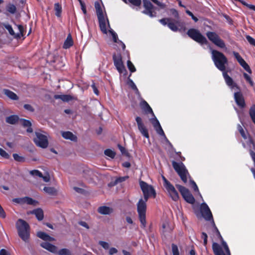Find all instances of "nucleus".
I'll return each mask as SVG.
<instances>
[{"mask_svg": "<svg viewBox=\"0 0 255 255\" xmlns=\"http://www.w3.org/2000/svg\"><path fill=\"white\" fill-rule=\"evenodd\" d=\"M211 53L212 60L216 68L223 72V76L226 84L231 88L236 87L240 89L239 87L226 70V66L228 65V60L226 56L222 52L217 50H212Z\"/></svg>", "mask_w": 255, "mask_h": 255, "instance_id": "1", "label": "nucleus"}, {"mask_svg": "<svg viewBox=\"0 0 255 255\" xmlns=\"http://www.w3.org/2000/svg\"><path fill=\"white\" fill-rule=\"evenodd\" d=\"M170 12L171 15L176 19L171 18H163L159 19V21L163 25L165 26L167 25L168 28L174 32L181 31L182 30H185V28L184 23L179 20V15L178 11L174 8H171L170 9Z\"/></svg>", "mask_w": 255, "mask_h": 255, "instance_id": "2", "label": "nucleus"}, {"mask_svg": "<svg viewBox=\"0 0 255 255\" xmlns=\"http://www.w3.org/2000/svg\"><path fill=\"white\" fill-rule=\"evenodd\" d=\"M15 227L19 237L25 242H28L30 238V228L29 224L24 220L19 219L16 221Z\"/></svg>", "mask_w": 255, "mask_h": 255, "instance_id": "3", "label": "nucleus"}, {"mask_svg": "<svg viewBox=\"0 0 255 255\" xmlns=\"http://www.w3.org/2000/svg\"><path fill=\"white\" fill-rule=\"evenodd\" d=\"M95 7L96 10L100 30L103 33L107 34V29L106 27V21H107L108 27H110L109 19L108 17L105 19L103 10L99 2L96 1L95 2Z\"/></svg>", "mask_w": 255, "mask_h": 255, "instance_id": "4", "label": "nucleus"}, {"mask_svg": "<svg viewBox=\"0 0 255 255\" xmlns=\"http://www.w3.org/2000/svg\"><path fill=\"white\" fill-rule=\"evenodd\" d=\"M200 212L202 217L205 220L208 221H212V224L215 228L217 236L220 239L221 241L223 240V238H222L219 230L216 226L214 221L212 212L206 203H203L201 204L200 206Z\"/></svg>", "mask_w": 255, "mask_h": 255, "instance_id": "5", "label": "nucleus"}, {"mask_svg": "<svg viewBox=\"0 0 255 255\" xmlns=\"http://www.w3.org/2000/svg\"><path fill=\"white\" fill-rule=\"evenodd\" d=\"M139 183L145 201H147L149 197H152L153 198L156 197V193L152 185L142 180H140Z\"/></svg>", "mask_w": 255, "mask_h": 255, "instance_id": "6", "label": "nucleus"}, {"mask_svg": "<svg viewBox=\"0 0 255 255\" xmlns=\"http://www.w3.org/2000/svg\"><path fill=\"white\" fill-rule=\"evenodd\" d=\"M187 34L190 38L201 45L208 43L206 38L197 29L190 28L187 31Z\"/></svg>", "mask_w": 255, "mask_h": 255, "instance_id": "7", "label": "nucleus"}, {"mask_svg": "<svg viewBox=\"0 0 255 255\" xmlns=\"http://www.w3.org/2000/svg\"><path fill=\"white\" fill-rule=\"evenodd\" d=\"M146 202L145 200H143L142 198H141L137 204V211L138 214V218L143 227H145L146 225Z\"/></svg>", "mask_w": 255, "mask_h": 255, "instance_id": "8", "label": "nucleus"}, {"mask_svg": "<svg viewBox=\"0 0 255 255\" xmlns=\"http://www.w3.org/2000/svg\"><path fill=\"white\" fill-rule=\"evenodd\" d=\"M172 165L174 170L180 176L182 181L186 183L187 182V174H188V172L184 164L181 162L178 163L173 161L172 162Z\"/></svg>", "mask_w": 255, "mask_h": 255, "instance_id": "9", "label": "nucleus"}, {"mask_svg": "<svg viewBox=\"0 0 255 255\" xmlns=\"http://www.w3.org/2000/svg\"><path fill=\"white\" fill-rule=\"evenodd\" d=\"M206 34L209 40L217 47L222 49L226 48L224 41L215 32L208 31Z\"/></svg>", "mask_w": 255, "mask_h": 255, "instance_id": "10", "label": "nucleus"}, {"mask_svg": "<svg viewBox=\"0 0 255 255\" xmlns=\"http://www.w3.org/2000/svg\"><path fill=\"white\" fill-rule=\"evenodd\" d=\"M163 185L167 190L169 196L173 201H177L179 198V196L175 187L164 176H163Z\"/></svg>", "mask_w": 255, "mask_h": 255, "instance_id": "11", "label": "nucleus"}, {"mask_svg": "<svg viewBox=\"0 0 255 255\" xmlns=\"http://www.w3.org/2000/svg\"><path fill=\"white\" fill-rule=\"evenodd\" d=\"M176 187L181 193L183 199L187 203L192 204L195 203V200L194 197L187 188L179 184H176Z\"/></svg>", "mask_w": 255, "mask_h": 255, "instance_id": "12", "label": "nucleus"}, {"mask_svg": "<svg viewBox=\"0 0 255 255\" xmlns=\"http://www.w3.org/2000/svg\"><path fill=\"white\" fill-rule=\"evenodd\" d=\"M35 137L33 139L35 144L42 148H46L48 145V140L46 135L41 132L36 131L35 132Z\"/></svg>", "mask_w": 255, "mask_h": 255, "instance_id": "13", "label": "nucleus"}, {"mask_svg": "<svg viewBox=\"0 0 255 255\" xmlns=\"http://www.w3.org/2000/svg\"><path fill=\"white\" fill-rule=\"evenodd\" d=\"M113 60L114 65L120 74L124 72L127 73V70L122 60V55L120 53H114L113 55Z\"/></svg>", "mask_w": 255, "mask_h": 255, "instance_id": "14", "label": "nucleus"}, {"mask_svg": "<svg viewBox=\"0 0 255 255\" xmlns=\"http://www.w3.org/2000/svg\"><path fill=\"white\" fill-rule=\"evenodd\" d=\"M143 6L145 10L143 12L149 16L152 17L155 16L156 12L154 10V6L148 0H143Z\"/></svg>", "mask_w": 255, "mask_h": 255, "instance_id": "15", "label": "nucleus"}, {"mask_svg": "<svg viewBox=\"0 0 255 255\" xmlns=\"http://www.w3.org/2000/svg\"><path fill=\"white\" fill-rule=\"evenodd\" d=\"M135 121L137 123L138 129L140 132L141 134L146 138H149L148 129L145 127V125L142 122V120L140 117H136Z\"/></svg>", "mask_w": 255, "mask_h": 255, "instance_id": "16", "label": "nucleus"}, {"mask_svg": "<svg viewBox=\"0 0 255 255\" xmlns=\"http://www.w3.org/2000/svg\"><path fill=\"white\" fill-rule=\"evenodd\" d=\"M233 55L235 58L237 59L240 65L248 73L251 74L252 70L250 68L248 64L245 61V60L242 57L240 54L237 52L234 51Z\"/></svg>", "mask_w": 255, "mask_h": 255, "instance_id": "17", "label": "nucleus"}, {"mask_svg": "<svg viewBox=\"0 0 255 255\" xmlns=\"http://www.w3.org/2000/svg\"><path fill=\"white\" fill-rule=\"evenodd\" d=\"M234 100L236 103L241 109L246 107V104L243 94L241 92H237L234 95Z\"/></svg>", "mask_w": 255, "mask_h": 255, "instance_id": "18", "label": "nucleus"}, {"mask_svg": "<svg viewBox=\"0 0 255 255\" xmlns=\"http://www.w3.org/2000/svg\"><path fill=\"white\" fill-rule=\"evenodd\" d=\"M40 246L43 248L52 253H56L57 252V248L55 246L50 243L47 242H43L40 244Z\"/></svg>", "mask_w": 255, "mask_h": 255, "instance_id": "19", "label": "nucleus"}, {"mask_svg": "<svg viewBox=\"0 0 255 255\" xmlns=\"http://www.w3.org/2000/svg\"><path fill=\"white\" fill-rule=\"evenodd\" d=\"M212 249L215 255H225L221 247L217 243H213Z\"/></svg>", "mask_w": 255, "mask_h": 255, "instance_id": "20", "label": "nucleus"}, {"mask_svg": "<svg viewBox=\"0 0 255 255\" xmlns=\"http://www.w3.org/2000/svg\"><path fill=\"white\" fill-rule=\"evenodd\" d=\"M37 236L45 241H53L54 238L50 236L45 232L39 231L37 233Z\"/></svg>", "mask_w": 255, "mask_h": 255, "instance_id": "21", "label": "nucleus"}, {"mask_svg": "<svg viewBox=\"0 0 255 255\" xmlns=\"http://www.w3.org/2000/svg\"><path fill=\"white\" fill-rule=\"evenodd\" d=\"M98 211L102 215H109L113 212V209L109 207L103 206L99 207Z\"/></svg>", "mask_w": 255, "mask_h": 255, "instance_id": "22", "label": "nucleus"}, {"mask_svg": "<svg viewBox=\"0 0 255 255\" xmlns=\"http://www.w3.org/2000/svg\"><path fill=\"white\" fill-rule=\"evenodd\" d=\"M19 120L20 121L21 124L24 127H27L26 129V131L27 132L31 133L33 132V129L31 128V123L30 121L24 119H21Z\"/></svg>", "mask_w": 255, "mask_h": 255, "instance_id": "23", "label": "nucleus"}, {"mask_svg": "<svg viewBox=\"0 0 255 255\" xmlns=\"http://www.w3.org/2000/svg\"><path fill=\"white\" fill-rule=\"evenodd\" d=\"M55 99H60L63 102H69L73 99V97L70 95H55L54 96Z\"/></svg>", "mask_w": 255, "mask_h": 255, "instance_id": "24", "label": "nucleus"}, {"mask_svg": "<svg viewBox=\"0 0 255 255\" xmlns=\"http://www.w3.org/2000/svg\"><path fill=\"white\" fill-rule=\"evenodd\" d=\"M3 93L9 99L12 100H17L18 99V97L17 96V95L15 93L8 89H3Z\"/></svg>", "mask_w": 255, "mask_h": 255, "instance_id": "25", "label": "nucleus"}, {"mask_svg": "<svg viewBox=\"0 0 255 255\" xmlns=\"http://www.w3.org/2000/svg\"><path fill=\"white\" fill-rule=\"evenodd\" d=\"M19 117L17 115H11L7 117L5 119L6 123L11 124L14 125L16 124L19 120Z\"/></svg>", "mask_w": 255, "mask_h": 255, "instance_id": "26", "label": "nucleus"}, {"mask_svg": "<svg viewBox=\"0 0 255 255\" xmlns=\"http://www.w3.org/2000/svg\"><path fill=\"white\" fill-rule=\"evenodd\" d=\"M31 214H34L39 221H41L43 219L44 214L43 211L41 208H37L31 211Z\"/></svg>", "mask_w": 255, "mask_h": 255, "instance_id": "27", "label": "nucleus"}, {"mask_svg": "<svg viewBox=\"0 0 255 255\" xmlns=\"http://www.w3.org/2000/svg\"><path fill=\"white\" fill-rule=\"evenodd\" d=\"M62 135L65 139H70L72 141H75L77 139V136L74 135L71 131H63L62 133Z\"/></svg>", "mask_w": 255, "mask_h": 255, "instance_id": "28", "label": "nucleus"}, {"mask_svg": "<svg viewBox=\"0 0 255 255\" xmlns=\"http://www.w3.org/2000/svg\"><path fill=\"white\" fill-rule=\"evenodd\" d=\"M4 28L8 30L10 35L13 36L16 39L20 38V34L18 33L15 34L12 26L9 24H4Z\"/></svg>", "mask_w": 255, "mask_h": 255, "instance_id": "29", "label": "nucleus"}, {"mask_svg": "<svg viewBox=\"0 0 255 255\" xmlns=\"http://www.w3.org/2000/svg\"><path fill=\"white\" fill-rule=\"evenodd\" d=\"M73 45V41L70 34L67 36L63 44V48L65 49L69 48Z\"/></svg>", "mask_w": 255, "mask_h": 255, "instance_id": "30", "label": "nucleus"}, {"mask_svg": "<svg viewBox=\"0 0 255 255\" xmlns=\"http://www.w3.org/2000/svg\"><path fill=\"white\" fill-rule=\"evenodd\" d=\"M54 10L55 11V15L57 17H60L61 16V13L62 11V6L58 2L54 4Z\"/></svg>", "mask_w": 255, "mask_h": 255, "instance_id": "31", "label": "nucleus"}, {"mask_svg": "<svg viewBox=\"0 0 255 255\" xmlns=\"http://www.w3.org/2000/svg\"><path fill=\"white\" fill-rule=\"evenodd\" d=\"M43 190L50 195H56L57 190L56 189L52 187H44Z\"/></svg>", "mask_w": 255, "mask_h": 255, "instance_id": "32", "label": "nucleus"}, {"mask_svg": "<svg viewBox=\"0 0 255 255\" xmlns=\"http://www.w3.org/2000/svg\"><path fill=\"white\" fill-rule=\"evenodd\" d=\"M249 114L252 122L255 125V105L251 107Z\"/></svg>", "mask_w": 255, "mask_h": 255, "instance_id": "33", "label": "nucleus"}, {"mask_svg": "<svg viewBox=\"0 0 255 255\" xmlns=\"http://www.w3.org/2000/svg\"><path fill=\"white\" fill-rule=\"evenodd\" d=\"M141 104L143 108L145 109L147 113L152 114V115H154V113L151 108L145 101L143 100Z\"/></svg>", "mask_w": 255, "mask_h": 255, "instance_id": "34", "label": "nucleus"}, {"mask_svg": "<svg viewBox=\"0 0 255 255\" xmlns=\"http://www.w3.org/2000/svg\"><path fill=\"white\" fill-rule=\"evenodd\" d=\"M125 3H131L135 6H139L141 4V0H122Z\"/></svg>", "mask_w": 255, "mask_h": 255, "instance_id": "35", "label": "nucleus"}, {"mask_svg": "<svg viewBox=\"0 0 255 255\" xmlns=\"http://www.w3.org/2000/svg\"><path fill=\"white\" fill-rule=\"evenodd\" d=\"M6 9L11 14H14L16 11V6L13 4L11 3H9L6 5Z\"/></svg>", "mask_w": 255, "mask_h": 255, "instance_id": "36", "label": "nucleus"}, {"mask_svg": "<svg viewBox=\"0 0 255 255\" xmlns=\"http://www.w3.org/2000/svg\"><path fill=\"white\" fill-rule=\"evenodd\" d=\"M236 1L241 2L243 5L248 7L249 9L255 11V5L251 4H249L243 0H236Z\"/></svg>", "mask_w": 255, "mask_h": 255, "instance_id": "37", "label": "nucleus"}, {"mask_svg": "<svg viewBox=\"0 0 255 255\" xmlns=\"http://www.w3.org/2000/svg\"><path fill=\"white\" fill-rule=\"evenodd\" d=\"M104 153L106 155L114 158L116 155V152L110 149H107L104 151Z\"/></svg>", "mask_w": 255, "mask_h": 255, "instance_id": "38", "label": "nucleus"}, {"mask_svg": "<svg viewBox=\"0 0 255 255\" xmlns=\"http://www.w3.org/2000/svg\"><path fill=\"white\" fill-rule=\"evenodd\" d=\"M127 66L131 73H133L135 72L136 69L133 64H132V63L130 60H128L127 61Z\"/></svg>", "mask_w": 255, "mask_h": 255, "instance_id": "39", "label": "nucleus"}, {"mask_svg": "<svg viewBox=\"0 0 255 255\" xmlns=\"http://www.w3.org/2000/svg\"><path fill=\"white\" fill-rule=\"evenodd\" d=\"M13 157L14 159L18 162H24L25 161V158L23 156H19L17 153H13Z\"/></svg>", "mask_w": 255, "mask_h": 255, "instance_id": "40", "label": "nucleus"}, {"mask_svg": "<svg viewBox=\"0 0 255 255\" xmlns=\"http://www.w3.org/2000/svg\"><path fill=\"white\" fill-rule=\"evenodd\" d=\"M238 129L239 131L240 132V134H241L242 136L245 139H247V137L245 133V132L244 131V129H243V127L240 125H238Z\"/></svg>", "mask_w": 255, "mask_h": 255, "instance_id": "41", "label": "nucleus"}, {"mask_svg": "<svg viewBox=\"0 0 255 255\" xmlns=\"http://www.w3.org/2000/svg\"><path fill=\"white\" fill-rule=\"evenodd\" d=\"M151 123L154 128H156V127H159L160 128H161L160 124L156 118L155 117L154 119L151 120Z\"/></svg>", "mask_w": 255, "mask_h": 255, "instance_id": "42", "label": "nucleus"}, {"mask_svg": "<svg viewBox=\"0 0 255 255\" xmlns=\"http://www.w3.org/2000/svg\"><path fill=\"white\" fill-rule=\"evenodd\" d=\"M12 202L20 204H23L25 203V197L23 198H16L12 199Z\"/></svg>", "mask_w": 255, "mask_h": 255, "instance_id": "43", "label": "nucleus"}, {"mask_svg": "<svg viewBox=\"0 0 255 255\" xmlns=\"http://www.w3.org/2000/svg\"><path fill=\"white\" fill-rule=\"evenodd\" d=\"M59 255H71L69 250L67 249H62L60 250L58 253Z\"/></svg>", "mask_w": 255, "mask_h": 255, "instance_id": "44", "label": "nucleus"}, {"mask_svg": "<svg viewBox=\"0 0 255 255\" xmlns=\"http://www.w3.org/2000/svg\"><path fill=\"white\" fill-rule=\"evenodd\" d=\"M36 201L32 198L28 197H25V203L28 205H34Z\"/></svg>", "mask_w": 255, "mask_h": 255, "instance_id": "45", "label": "nucleus"}, {"mask_svg": "<svg viewBox=\"0 0 255 255\" xmlns=\"http://www.w3.org/2000/svg\"><path fill=\"white\" fill-rule=\"evenodd\" d=\"M31 175L39 177H42V173L38 170H33L30 171Z\"/></svg>", "mask_w": 255, "mask_h": 255, "instance_id": "46", "label": "nucleus"}, {"mask_svg": "<svg viewBox=\"0 0 255 255\" xmlns=\"http://www.w3.org/2000/svg\"><path fill=\"white\" fill-rule=\"evenodd\" d=\"M243 75H244V77L245 78L246 80L248 82H249V83L251 85V86H253L254 85V82L252 80V79L250 77V76L249 75H248V74H247L246 73H244Z\"/></svg>", "mask_w": 255, "mask_h": 255, "instance_id": "47", "label": "nucleus"}, {"mask_svg": "<svg viewBox=\"0 0 255 255\" xmlns=\"http://www.w3.org/2000/svg\"><path fill=\"white\" fill-rule=\"evenodd\" d=\"M110 32L112 35L114 42L115 43H119V40L118 39V37L117 34L115 31H114L112 29L110 30Z\"/></svg>", "mask_w": 255, "mask_h": 255, "instance_id": "48", "label": "nucleus"}, {"mask_svg": "<svg viewBox=\"0 0 255 255\" xmlns=\"http://www.w3.org/2000/svg\"><path fill=\"white\" fill-rule=\"evenodd\" d=\"M172 251L173 255H180L177 246L174 244H172Z\"/></svg>", "mask_w": 255, "mask_h": 255, "instance_id": "49", "label": "nucleus"}, {"mask_svg": "<svg viewBox=\"0 0 255 255\" xmlns=\"http://www.w3.org/2000/svg\"><path fill=\"white\" fill-rule=\"evenodd\" d=\"M0 155L5 159L9 158V155L1 148H0Z\"/></svg>", "mask_w": 255, "mask_h": 255, "instance_id": "50", "label": "nucleus"}, {"mask_svg": "<svg viewBox=\"0 0 255 255\" xmlns=\"http://www.w3.org/2000/svg\"><path fill=\"white\" fill-rule=\"evenodd\" d=\"M128 178V176L120 177L119 178H117L115 181V184L123 182L126 181V180Z\"/></svg>", "mask_w": 255, "mask_h": 255, "instance_id": "51", "label": "nucleus"}, {"mask_svg": "<svg viewBox=\"0 0 255 255\" xmlns=\"http://www.w3.org/2000/svg\"><path fill=\"white\" fill-rule=\"evenodd\" d=\"M246 37L251 45L255 46V39L254 38L250 35H247Z\"/></svg>", "mask_w": 255, "mask_h": 255, "instance_id": "52", "label": "nucleus"}, {"mask_svg": "<svg viewBox=\"0 0 255 255\" xmlns=\"http://www.w3.org/2000/svg\"><path fill=\"white\" fill-rule=\"evenodd\" d=\"M185 12H186V13L188 15H189L190 16H191V17L192 19H193V20L195 22H197V21H198V18L197 17L195 16L194 15V14H193V13H192L191 11H190L189 10L187 9V10H186Z\"/></svg>", "mask_w": 255, "mask_h": 255, "instance_id": "53", "label": "nucleus"}, {"mask_svg": "<svg viewBox=\"0 0 255 255\" xmlns=\"http://www.w3.org/2000/svg\"><path fill=\"white\" fill-rule=\"evenodd\" d=\"M222 245L223 246L226 252L228 255H231L229 248L227 244V243L224 241V240H221Z\"/></svg>", "mask_w": 255, "mask_h": 255, "instance_id": "54", "label": "nucleus"}, {"mask_svg": "<svg viewBox=\"0 0 255 255\" xmlns=\"http://www.w3.org/2000/svg\"><path fill=\"white\" fill-rule=\"evenodd\" d=\"M23 107L29 112H33L34 111V109L29 104H24Z\"/></svg>", "mask_w": 255, "mask_h": 255, "instance_id": "55", "label": "nucleus"}, {"mask_svg": "<svg viewBox=\"0 0 255 255\" xmlns=\"http://www.w3.org/2000/svg\"><path fill=\"white\" fill-rule=\"evenodd\" d=\"M190 183L192 186V188L193 189L194 191L195 192H199V189L198 187L195 183V182L193 180H191Z\"/></svg>", "mask_w": 255, "mask_h": 255, "instance_id": "56", "label": "nucleus"}, {"mask_svg": "<svg viewBox=\"0 0 255 255\" xmlns=\"http://www.w3.org/2000/svg\"><path fill=\"white\" fill-rule=\"evenodd\" d=\"M100 245H101L104 249L107 250L109 248V245L108 243L104 241H100L99 242Z\"/></svg>", "mask_w": 255, "mask_h": 255, "instance_id": "57", "label": "nucleus"}, {"mask_svg": "<svg viewBox=\"0 0 255 255\" xmlns=\"http://www.w3.org/2000/svg\"><path fill=\"white\" fill-rule=\"evenodd\" d=\"M250 155L254 162V166H255V152L252 149L249 150Z\"/></svg>", "mask_w": 255, "mask_h": 255, "instance_id": "58", "label": "nucleus"}, {"mask_svg": "<svg viewBox=\"0 0 255 255\" xmlns=\"http://www.w3.org/2000/svg\"><path fill=\"white\" fill-rule=\"evenodd\" d=\"M91 87H92V89L93 90L94 93L96 95H99V90L97 89V87L96 86L95 83H94V82L93 83V84L91 85Z\"/></svg>", "mask_w": 255, "mask_h": 255, "instance_id": "59", "label": "nucleus"}, {"mask_svg": "<svg viewBox=\"0 0 255 255\" xmlns=\"http://www.w3.org/2000/svg\"><path fill=\"white\" fill-rule=\"evenodd\" d=\"M17 27H18V28L20 32V33H19V34H20V37L21 36H23L24 30V27L22 25H18Z\"/></svg>", "mask_w": 255, "mask_h": 255, "instance_id": "60", "label": "nucleus"}, {"mask_svg": "<svg viewBox=\"0 0 255 255\" xmlns=\"http://www.w3.org/2000/svg\"><path fill=\"white\" fill-rule=\"evenodd\" d=\"M152 2L155 3L158 6H160L161 8H164L165 7V4L160 2L157 0H151Z\"/></svg>", "mask_w": 255, "mask_h": 255, "instance_id": "61", "label": "nucleus"}, {"mask_svg": "<svg viewBox=\"0 0 255 255\" xmlns=\"http://www.w3.org/2000/svg\"><path fill=\"white\" fill-rule=\"evenodd\" d=\"M6 217L5 213L1 206L0 207V217L2 219L5 218Z\"/></svg>", "mask_w": 255, "mask_h": 255, "instance_id": "62", "label": "nucleus"}, {"mask_svg": "<svg viewBox=\"0 0 255 255\" xmlns=\"http://www.w3.org/2000/svg\"><path fill=\"white\" fill-rule=\"evenodd\" d=\"M155 129L159 134L161 135H164L165 136V135L164 134V132L161 127V128H160L159 127H156V128H155Z\"/></svg>", "mask_w": 255, "mask_h": 255, "instance_id": "63", "label": "nucleus"}, {"mask_svg": "<svg viewBox=\"0 0 255 255\" xmlns=\"http://www.w3.org/2000/svg\"><path fill=\"white\" fill-rule=\"evenodd\" d=\"M0 255H10V253L5 249L0 250Z\"/></svg>", "mask_w": 255, "mask_h": 255, "instance_id": "64", "label": "nucleus"}]
</instances>
